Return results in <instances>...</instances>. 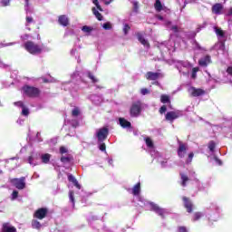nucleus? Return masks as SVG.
<instances>
[{"label": "nucleus", "instance_id": "obj_1", "mask_svg": "<svg viewBox=\"0 0 232 232\" xmlns=\"http://www.w3.org/2000/svg\"><path fill=\"white\" fill-rule=\"evenodd\" d=\"M24 48H25L26 52H28L29 53H32V55H37L43 53V47L34 43L33 41H27L24 44Z\"/></svg>", "mask_w": 232, "mask_h": 232}, {"label": "nucleus", "instance_id": "obj_2", "mask_svg": "<svg viewBox=\"0 0 232 232\" xmlns=\"http://www.w3.org/2000/svg\"><path fill=\"white\" fill-rule=\"evenodd\" d=\"M22 90H23L24 95H26V97H30L32 99H35V98L39 97V95H41V90L37 87L24 85L22 88Z\"/></svg>", "mask_w": 232, "mask_h": 232}, {"label": "nucleus", "instance_id": "obj_3", "mask_svg": "<svg viewBox=\"0 0 232 232\" xmlns=\"http://www.w3.org/2000/svg\"><path fill=\"white\" fill-rule=\"evenodd\" d=\"M141 111H142V102L140 101L132 102L130 109V117H139Z\"/></svg>", "mask_w": 232, "mask_h": 232}, {"label": "nucleus", "instance_id": "obj_4", "mask_svg": "<svg viewBox=\"0 0 232 232\" xmlns=\"http://www.w3.org/2000/svg\"><path fill=\"white\" fill-rule=\"evenodd\" d=\"M25 180H26L25 177H21L19 179L17 178L11 179L10 182L14 188H16V189H24V188H26Z\"/></svg>", "mask_w": 232, "mask_h": 232}, {"label": "nucleus", "instance_id": "obj_5", "mask_svg": "<svg viewBox=\"0 0 232 232\" xmlns=\"http://www.w3.org/2000/svg\"><path fill=\"white\" fill-rule=\"evenodd\" d=\"M108 135H110V130L108 129V127L99 129L96 133L98 142H104V140L108 139Z\"/></svg>", "mask_w": 232, "mask_h": 232}, {"label": "nucleus", "instance_id": "obj_6", "mask_svg": "<svg viewBox=\"0 0 232 232\" xmlns=\"http://www.w3.org/2000/svg\"><path fill=\"white\" fill-rule=\"evenodd\" d=\"M150 206V211H154L159 217L162 218H166V209L160 208L159 205L155 204L154 202L149 203Z\"/></svg>", "mask_w": 232, "mask_h": 232}, {"label": "nucleus", "instance_id": "obj_7", "mask_svg": "<svg viewBox=\"0 0 232 232\" xmlns=\"http://www.w3.org/2000/svg\"><path fill=\"white\" fill-rule=\"evenodd\" d=\"M47 215L48 209L46 208H40L34 211L33 217L38 220H43L44 218H46Z\"/></svg>", "mask_w": 232, "mask_h": 232}, {"label": "nucleus", "instance_id": "obj_8", "mask_svg": "<svg viewBox=\"0 0 232 232\" xmlns=\"http://www.w3.org/2000/svg\"><path fill=\"white\" fill-rule=\"evenodd\" d=\"M179 144V148H178V157H179V159H184V157H186V153L188 151V144L184 143L180 140L178 141Z\"/></svg>", "mask_w": 232, "mask_h": 232}, {"label": "nucleus", "instance_id": "obj_9", "mask_svg": "<svg viewBox=\"0 0 232 232\" xmlns=\"http://www.w3.org/2000/svg\"><path fill=\"white\" fill-rule=\"evenodd\" d=\"M184 208L187 209V213H193V202L188 197L182 198Z\"/></svg>", "mask_w": 232, "mask_h": 232}, {"label": "nucleus", "instance_id": "obj_10", "mask_svg": "<svg viewBox=\"0 0 232 232\" xmlns=\"http://www.w3.org/2000/svg\"><path fill=\"white\" fill-rule=\"evenodd\" d=\"M182 114H180V112L179 111H169L166 113L165 115V119L166 121H169V122H173V121H175L176 119H179V117H180Z\"/></svg>", "mask_w": 232, "mask_h": 232}, {"label": "nucleus", "instance_id": "obj_11", "mask_svg": "<svg viewBox=\"0 0 232 232\" xmlns=\"http://www.w3.org/2000/svg\"><path fill=\"white\" fill-rule=\"evenodd\" d=\"M199 66L206 68L208 64H211V55L207 54L203 58L198 60Z\"/></svg>", "mask_w": 232, "mask_h": 232}, {"label": "nucleus", "instance_id": "obj_12", "mask_svg": "<svg viewBox=\"0 0 232 232\" xmlns=\"http://www.w3.org/2000/svg\"><path fill=\"white\" fill-rule=\"evenodd\" d=\"M1 232H17V228L12 226L10 223L5 222L2 225Z\"/></svg>", "mask_w": 232, "mask_h": 232}, {"label": "nucleus", "instance_id": "obj_13", "mask_svg": "<svg viewBox=\"0 0 232 232\" xmlns=\"http://www.w3.org/2000/svg\"><path fill=\"white\" fill-rule=\"evenodd\" d=\"M222 10H224V5L220 3H217L212 6V14L216 15H221Z\"/></svg>", "mask_w": 232, "mask_h": 232}, {"label": "nucleus", "instance_id": "obj_14", "mask_svg": "<svg viewBox=\"0 0 232 232\" xmlns=\"http://www.w3.org/2000/svg\"><path fill=\"white\" fill-rule=\"evenodd\" d=\"M190 90L192 97H201V95H206V91H204V89H197L195 87H191Z\"/></svg>", "mask_w": 232, "mask_h": 232}, {"label": "nucleus", "instance_id": "obj_15", "mask_svg": "<svg viewBox=\"0 0 232 232\" xmlns=\"http://www.w3.org/2000/svg\"><path fill=\"white\" fill-rule=\"evenodd\" d=\"M58 23L62 26H68V24H70V19L67 15L62 14L58 17Z\"/></svg>", "mask_w": 232, "mask_h": 232}, {"label": "nucleus", "instance_id": "obj_16", "mask_svg": "<svg viewBox=\"0 0 232 232\" xmlns=\"http://www.w3.org/2000/svg\"><path fill=\"white\" fill-rule=\"evenodd\" d=\"M160 77V72H148L146 73L147 81H157Z\"/></svg>", "mask_w": 232, "mask_h": 232}, {"label": "nucleus", "instance_id": "obj_17", "mask_svg": "<svg viewBox=\"0 0 232 232\" xmlns=\"http://www.w3.org/2000/svg\"><path fill=\"white\" fill-rule=\"evenodd\" d=\"M119 122L121 128H131V122H130L128 120L124 118H120Z\"/></svg>", "mask_w": 232, "mask_h": 232}, {"label": "nucleus", "instance_id": "obj_18", "mask_svg": "<svg viewBox=\"0 0 232 232\" xmlns=\"http://www.w3.org/2000/svg\"><path fill=\"white\" fill-rule=\"evenodd\" d=\"M68 180L69 182H72L73 186H75V188H77V189H81V184H79V181H77V179H75V177H73V175H69L68 176Z\"/></svg>", "mask_w": 232, "mask_h": 232}, {"label": "nucleus", "instance_id": "obj_19", "mask_svg": "<svg viewBox=\"0 0 232 232\" xmlns=\"http://www.w3.org/2000/svg\"><path fill=\"white\" fill-rule=\"evenodd\" d=\"M180 179H181V186L183 188H186V186H188V182L189 180V177H188V175L184 174V173H180Z\"/></svg>", "mask_w": 232, "mask_h": 232}, {"label": "nucleus", "instance_id": "obj_20", "mask_svg": "<svg viewBox=\"0 0 232 232\" xmlns=\"http://www.w3.org/2000/svg\"><path fill=\"white\" fill-rule=\"evenodd\" d=\"M160 102H162V104H171V99L169 98V95L162 94L160 96Z\"/></svg>", "mask_w": 232, "mask_h": 232}, {"label": "nucleus", "instance_id": "obj_21", "mask_svg": "<svg viewBox=\"0 0 232 232\" xmlns=\"http://www.w3.org/2000/svg\"><path fill=\"white\" fill-rule=\"evenodd\" d=\"M31 226L33 227V229H41V227H43V226L41 225V222H39L37 219H33L31 221Z\"/></svg>", "mask_w": 232, "mask_h": 232}, {"label": "nucleus", "instance_id": "obj_22", "mask_svg": "<svg viewBox=\"0 0 232 232\" xmlns=\"http://www.w3.org/2000/svg\"><path fill=\"white\" fill-rule=\"evenodd\" d=\"M154 8L156 12H162V10L164 9L162 6V2H160V0H156L154 4Z\"/></svg>", "mask_w": 232, "mask_h": 232}, {"label": "nucleus", "instance_id": "obj_23", "mask_svg": "<svg viewBox=\"0 0 232 232\" xmlns=\"http://www.w3.org/2000/svg\"><path fill=\"white\" fill-rule=\"evenodd\" d=\"M41 159H42L43 164H48V162H50V159H52V155L45 153L42 155Z\"/></svg>", "mask_w": 232, "mask_h": 232}, {"label": "nucleus", "instance_id": "obj_24", "mask_svg": "<svg viewBox=\"0 0 232 232\" xmlns=\"http://www.w3.org/2000/svg\"><path fill=\"white\" fill-rule=\"evenodd\" d=\"M92 14L93 15H95L96 19H98V21H102L103 16L102 14H101L99 11H97V9L95 7H92Z\"/></svg>", "mask_w": 232, "mask_h": 232}, {"label": "nucleus", "instance_id": "obj_25", "mask_svg": "<svg viewBox=\"0 0 232 232\" xmlns=\"http://www.w3.org/2000/svg\"><path fill=\"white\" fill-rule=\"evenodd\" d=\"M140 193V182L137 183L132 188V195L137 196Z\"/></svg>", "mask_w": 232, "mask_h": 232}, {"label": "nucleus", "instance_id": "obj_26", "mask_svg": "<svg viewBox=\"0 0 232 232\" xmlns=\"http://www.w3.org/2000/svg\"><path fill=\"white\" fill-rule=\"evenodd\" d=\"M28 162L31 166H38L39 163L35 160V158L34 156L28 157Z\"/></svg>", "mask_w": 232, "mask_h": 232}, {"label": "nucleus", "instance_id": "obj_27", "mask_svg": "<svg viewBox=\"0 0 232 232\" xmlns=\"http://www.w3.org/2000/svg\"><path fill=\"white\" fill-rule=\"evenodd\" d=\"M145 144L148 148H154L153 140L150 137L145 138Z\"/></svg>", "mask_w": 232, "mask_h": 232}, {"label": "nucleus", "instance_id": "obj_28", "mask_svg": "<svg viewBox=\"0 0 232 232\" xmlns=\"http://www.w3.org/2000/svg\"><path fill=\"white\" fill-rule=\"evenodd\" d=\"M87 77L89 78V79H91V81H92V82L93 83V84H95V82H99V79H97L94 75H93V73H92V72H88L87 73Z\"/></svg>", "mask_w": 232, "mask_h": 232}, {"label": "nucleus", "instance_id": "obj_29", "mask_svg": "<svg viewBox=\"0 0 232 232\" xmlns=\"http://www.w3.org/2000/svg\"><path fill=\"white\" fill-rule=\"evenodd\" d=\"M82 31L84 32V34H91V32H93V27L88 26V25H83L82 27Z\"/></svg>", "mask_w": 232, "mask_h": 232}, {"label": "nucleus", "instance_id": "obj_30", "mask_svg": "<svg viewBox=\"0 0 232 232\" xmlns=\"http://www.w3.org/2000/svg\"><path fill=\"white\" fill-rule=\"evenodd\" d=\"M79 115H81V110L79 109V107H75V108L72 111V117H79Z\"/></svg>", "mask_w": 232, "mask_h": 232}, {"label": "nucleus", "instance_id": "obj_31", "mask_svg": "<svg viewBox=\"0 0 232 232\" xmlns=\"http://www.w3.org/2000/svg\"><path fill=\"white\" fill-rule=\"evenodd\" d=\"M215 148H217V144L213 140H210L208 142V150L213 153V151H215Z\"/></svg>", "mask_w": 232, "mask_h": 232}, {"label": "nucleus", "instance_id": "obj_32", "mask_svg": "<svg viewBox=\"0 0 232 232\" xmlns=\"http://www.w3.org/2000/svg\"><path fill=\"white\" fill-rule=\"evenodd\" d=\"M200 218H202V214L200 212H196L194 213V216H193V222H197V220H200Z\"/></svg>", "mask_w": 232, "mask_h": 232}, {"label": "nucleus", "instance_id": "obj_33", "mask_svg": "<svg viewBox=\"0 0 232 232\" xmlns=\"http://www.w3.org/2000/svg\"><path fill=\"white\" fill-rule=\"evenodd\" d=\"M130 30H131V27L130 26V24H125L123 25V34H124V35H128V32H130Z\"/></svg>", "mask_w": 232, "mask_h": 232}, {"label": "nucleus", "instance_id": "obj_34", "mask_svg": "<svg viewBox=\"0 0 232 232\" xmlns=\"http://www.w3.org/2000/svg\"><path fill=\"white\" fill-rule=\"evenodd\" d=\"M60 160H61V162H63V164H68V162H71V161H72V158L63 156V157L60 159Z\"/></svg>", "mask_w": 232, "mask_h": 232}, {"label": "nucleus", "instance_id": "obj_35", "mask_svg": "<svg viewBox=\"0 0 232 232\" xmlns=\"http://www.w3.org/2000/svg\"><path fill=\"white\" fill-rule=\"evenodd\" d=\"M69 198L72 204H75V198L73 190L69 191Z\"/></svg>", "mask_w": 232, "mask_h": 232}, {"label": "nucleus", "instance_id": "obj_36", "mask_svg": "<svg viewBox=\"0 0 232 232\" xmlns=\"http://www.w3.org/2000/svg\"><path fill=\"white\" fill-rule=\"evenodd\" d=\"M193 157H195V154L193 152H190L188 154V157L187 160H186V163L190 164V162H192V160H193Z\"/></svg>", "mask_w": 232, "mask_h": 232}, {"label": "nucleus", "instance_id": "obj_37", "mask_svg": "<svg viewBox=\"0 0 232 232\" xmlns=\"http://www.w3.org/2000/svg\"><path fill=\"white\" fill-rule=\"evenodd\" d=\"M92 4L95 5L97 10H100V12H102V7L99 4V0H92Z\"/></svg>", "mask_w": 232, "mask_h": 232}, {"label": "nucleus", "instance_id": "obj_38", "mask_svg": "<svg viewBox=\"0 0 232 232\" xmlns=\"http://www.w3.org/2000/svg\"><path fill=\"white\" fill-rule=\"evenodd\" d=\"M22 115H24L25 117H28L30 115V111L26 107L22 108Z\"/></svg>", "mask_w": 232, "mask_h": 232}, {"label": "nucleus", "instance_id": "obj_39", "mask_svg": "<svg viewBox=\"0 0 232 232\" xmlns=\"http://www.w3.org/2000/svg\"><path fill=\"white\" fill-rule=\"evenodd\" d=\"M198 67H194L192 69V74H191V78L192 79H197V72H198Z\"/></svg>", "mask_w": 232, "mask_h": 232}, {"label": "nucleus", "instance_id": "obj_40", "mask_svg": "<svg viewBox=\"0 0 232 232\" xmlns=\"http://www.w3.org/2000/svg\"><path fill=\"white\" fill-rule=\"evenodd\" d=\"M216 34L217 35H219V37H224V31L220 28L216 27Z\"/></svg>", "mask_w": 232, "mask_h": 232}, {"label": "nucleus", "instance_id": "obj_41", "mask_svg": "<svg viewBox=\"0 0 232 232\" xmlns=\"http://www.w3.org/2000/svg\"><path fill=\"white\" fill-rule=\"evenodd\" d=\"M165 111H168V107L166 105H162L160 108V111L159 112L160 113V115H163V113Z\"/></svg>", "mask_w": 232, "mask_h": 232}, {"label": "nucleus", "instance_id": "obj_42", "mask_svg": "<svg viewBox=\"0 0 232 232\" xmlns=\"http://www.w3.org/2000/svg\"><path fill=\"white\" fill-rule=\"evenodd\" d=\"M218 50H221V52H226V44L224 42H219Z\"/></svg>", "mask_w": 232, "mask_h": 232}, {"label": "nucleus", "instance_id": "obj_43", "mask_svg": "<svg viewBox=\"0 0 232 232\" xmlns=\"http://www.w3.org/2000/svg\"><path fill=\"white\" fill-rule=\"evenodd\" d=\"M99 150H100L101 151H106V143H103V141H102V142H100Z\"/></svg>", "mask_w": 232, "mask_h": 232}, {"label": "nucleus", "instance_id": "obj_44", "mask_svg": "<svg viewBox=\"0 0 232 232\" xmlns=\"http://www.w3.org/2000/svg\"><path fill=\"white\" fill-rule=\"evenodd\" d=\"M19 197V191L14 190L12 193V200H15Z\"/></svg>", "mask_w": 232, "mask_h": 232}, {"label": "nucleus", "instance_id": "obj_45", "mask_svg": "<svg viewBox=\"0 0 232 232\" xmlns=\"http://www.w3.org/2000/svg\"><path fill=\"white\" fill-rule=\"evenodd\" d=\"M103 28L104 30H111V24L109 22L103 24Z\"/></svg>", "mask_w": 232, "mask_h": 232}, {"label": "nucleus", "instance_id": "obj_46", "mask_svg": "<svg viewBox=\"0 0 232 232\" xmlns=\"http://www.w3.org/2000/svg\"><path fill=\"white\" fill-rule=\"evenodd\" d=\"M71 124H72V128H77L79 126V121L72 120Z\"/></svg>", "mask_w": 232, "mask_h": 232}, {"label": "nucleus", "instance_id": "obj_47", "mask_svg": "<svg viewBox=\"0 0 232 232\" xmlns=\"http://www.w3.org/2000/svg\"><path fill=\"white\" fill-rule=\"evenodd\" d=\"M60 153L62 155H64V153H68V149H66L64 146L60 147Z\"/></svg>", "mask_w": 232, "mask_h": 232}, {"label": "nucleus", "instance_id": "obj_48", "mask_svg": "<svg viewBox=\"0 0 232 232\" xmlns=\"http://www.w3.org/2000/svg\"><path fill=\"white\" fill-rule=\"evenodd\" d=\"M10 1H12V0H2L1 1L2 6H9Z\"/></svg>", "mask_w": 232, "mask_h": 232}, {"label": "nucleus", "instance_id": "obj_49", "mask_svg": "<svg viewBox=\"0 0 232 232\" xmlns=\"http://www.w3.org/2000/svg\"><path fill=\"white\" fill-rule=\"evenodd\" d=\"M169 29L172 30V32H174V34H179V26L172 25L169 27Z\"/></svg>", "mask_w": 232, "mask_h": 232}, {"label": "nucleus", "instance_id": "obj_50", "mask_svg": "<svg viewBox=\"0 0 232 232\" xmlns=\"http://www.w3.org/2000/svg\"><path fill=\"white\" fill-rule=\"evenodd\" d=\"M141 44H143V46H147V48H150V42H148V40H146L145 38L140 42Z\"/></svg>", "mask_w": 232, "mask_h": 232}, {"label": "nucleus", "instance_id": "obj_51", "mask_svg": "<svg viewBox=\"0 0 232 232\" xmlns=\"http://www.w3.org/2000/svg\"><path fill=\"white\" fill-rule=\"evenodd\" d=\"M140 93H141V95H148V93H150V90H148L146 88H142L140 90Z\"/></svg>", "mask_w": 232, "mask_h": 232}, {"label": "nucleus", "instance_id": "obj_52", "mask_svg": "<svg viewBox=\"0 0 232 232\" xmlns=\"http://www.w3.org/2000/svg\"><path fill=\"white\" fill-rule=\"evenodd\" d=\"M134 12H139V2H133Z\"/></svg>", "mask_w": 232, "mask_h": 232}, {"label": "nucleus", "instance_id": "obj_53", "mask_svg": "<svg viewBox=\"0 0 232 232\" xmlns=\"http://www.w3.org/2000/svg\"><path fill=\"white\" fill-rule=\"evenodd\" d=\"M14 106H18L19 108H24V103L23 102H15Z\"/></svg>", "mask_w": 232, "mask_h": 232}, {"label": "nucleus", "instance_id": "obj_54", "mask_svg": "<svg viewBox=\"0 0 232 232\" xmlns=\"http://www.w3.org/2000/svg\"><path fill=\"white\" fill-rule=\"evenodd\" d=\"M178 232H188V228L186 227H179Z\"/></svg>", "mask_w": 232, "mask_h": 232}, {"label": "nucleus", "instance_id": "obj_55", "mask_svg": "<svg viewBox=\"0 0 232 232\" xmlns=\"http://www.w3.org/2000/svg\"><path fill=\"white\" fill-rule=\"evenodd\" d=\"M25 21L30 24V23H34V18L32 16H26Z\"/></svg>", "mask_w": 232, "mask_h": 232}, {"label": "nucleus", "instance_id": "obj_56", "mask_svg": "<svg viewBox=\"0 0 232 232\" xmlns=\"http://www.w3.org/2000/svg\"><path fill=\"white\" fill-rule=\"evenodd\" d=\"M137 37H138V40L140 41V43H141V41H144V36H142V34L140 33L137 34Z\"/></svg>", "mask_w": 232, "mask_h": 232}, {"label": "nucleus", "instance_id": "obj_57", "mask_svg": "<svg viewBox=\"0 0 232 232\" xmlns=\"http://www.w3.org/2000/svg\"><path fill=\"white\" fill-rule=\"evenodd\" d=\"M214 160L217 162V164H218V166H222V160H220V159L214 157Z\"/></svg>", "mask_w": 232, "mask_h": 232}, {"label": "nucleus", "instance_id": "obj_58", "mask_svg": "<svg viewBox=\"0 0 232 232\" xmlns=\"http://www.w3.org/2000/svg\"><path fill=\"white\" fill-rule=\"evenodd\" d=\"M227 73H228V75H231V77H232V66H228L227 68Z\"/></svg>", "mask_w": 232, "mask_h": 232}, {"label": "nucleus", "instance_id": "obj_59", "mask_svg": "<svg viewBox=\"0 0 232 232\" xmlns=\"http://www.w3.org/2000/svg\"><path fill=\"white\" fill-rule=\"evenodd\" d=\"M111 3H113V0H104L105 5H110Z\"/></svg>", "mask_w": 232, "mask_h": 232}, {"label": "nucleus", "instance_id": "obj_60", "mask_svg": "<svg viewBox=\"0 0 232 232\" xmlns=\"http://www.w3.org/2000/svg\"><path fill=\"white\" fill-rule=\"evenodd\" d=\"M157 19H159V21H164V16L159 14V15L157 16Z\"/></svg>", "mask_w": 232, "mask_h": 232}, {"label": "nucleus", "instance_id": "obj_61", "mask_svg": "<svg viewBox=\"0 0 232 232\" xmlns=\"http://www.w3.org/2000/svg\"><path fill=\"white\" fill-rule=\"evenodd\" d=\"M171 24V21H167L165 23V25L168 26V28H170L169 25Z\"/></svg>", "mask_w": 232, "mask_h": 232}, {"label": "nucleus", "instance_id": "obj_62", "mask_svg": "<svg viewBox=\"0 0 232 232\" xmlns=\"http://www.w3.org/2000/svg\"><path fill=\"white\" fill-rule=\"evenodd\" d=\"M227 15H232V7L228 10Z\"/></svg>", "mask_w": 232, "mask_h": 232}, {"label": "nucleus", "instance_id": "obj_63", "mask_svg": "<svg viewBox=\"0 0 232 232\" xmlns=\"http://www.w3.org/2000/svg\"><path fill=\"white\" fill-rule=\"evenodd\" d=\"M44 82H48V79L44 78Z\"/></svg>", "mask_w": 232, "mask_h": 232}, {"label": "nucleus", "instance_id": "obj_64", "mask_svg": "<svg viewBox=\"0 0 232 232\" xmlns=\"http://www.w3.org/2000/svg\"><path fill=\"white\" fill-rule=\"evenodd\" d=\"M111 162H113V160H109V163L111 164Z\"/></svg>", "mask_w": 232, "mask_h": 232}]
</instances>
